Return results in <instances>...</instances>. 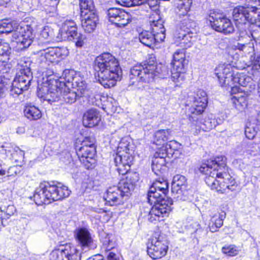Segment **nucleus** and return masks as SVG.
<instances>
[{"label": "nucleus", "mask_w": 260, "mask_h": 260, "mask_svg": "<svg viewBox=\"0 0 260 260\" xmlns=\"http://www.w3.org/2000/svg\"><path fill=\"white\" fill-rule=\"evenodd\" d=\"M184 68L182 69L180 68H173L172 71V79L175 82H180L185 79L184 74Z\"/></svg>", "instance_id": "79ce46f5"}, {"label": "nucleus", "mask_w": 260, "mask_h": 260, "mask_svg": "<svg viewBox=\"0 0 260 260\" xmlns=\"http://www.w3.org/2000/svg\"><path fill=\"white\" fill-rule=\"evenodd\" d=\"M94 68L98 72L99 82L106 88L114 86L120 80L121 70L117 59L109 53L97 56Z\"/></svg>", "instance_id": "f03ea898"}, {"label": "nucleus", "mask_w": 260, "mask_h": 260, "mask_svg": "<svg viewBox=\"0 0 260 260\" xmlns=\"http://www.w3.org/2000/svg\"><path fill=\"white\" fill-rule=\"evenodd\" d=\"M245 7L243 6H238L235 8L233 11V16L234 20L236 22V24L238 28L239 31H240L239 37L241 38H245V33L246 32L245 31H243L240 25L242 26L244 25V28L246 27V22L247 21L246 14L245 12Z\"/></svg>", "instance_id": "6ab92c4d"}, {"label": "nucleus", "mask_w": 260, "mask_h": 260, "mask_svg": "<svg viewBox=\"0 0 260 260\" xmlns=\"http://www.w3.org/2000/svg\"><path fill=\"white\" fill-rule=\"evenodd\" d=\"M193 99L192 105L189 109L190 113L189 115V120H194L196 115H201L207 105V94L203 90L198 91Z\"/></svg>", "instance_id": "ddd939ff"}, {"label": "nucleus", "mask_w": 260, "mask_h": 260, "mask_svg": "<svg viewBox=\"0 0 260 260\" xmlns=\"http://www.w3.org/2000/svg\"><path fill=\"white\" fill-rule=\"evenodd\" d=\"M138 40L145 46L151 47L154 44V38L151 32L143 31L139 35Z\"/></svg>", "instance_id": "c9c22d12"}, {"label": "nucleus", "mask_w": 260, "mask_h": 260, "mask_svg": "<svg viewBox=\"0 0 260 260\" xmlns=\"http://www.w3.org/2000/svg\"><path fill=\"white\" fill-rule=\"evenodd\" d=\"M6 145L0 146V153L2 154H7L8 152H11V149L6 148ZM8 173L7 171V166L3 161L0 159V177L7 174Z\"/></svg>", "instance_id": "49530a36"}, {"label": "nucleus", "mask_w": 260, "mask_h": 260, "mask_svg": "<svg viewBox=\"0 0 260 260\" xmlns=\"http://www.w3.org/2000/svg\"><path fill=\"white\" fill-rule=\"evenodd\" d=\"M32 78V76L16 74L12 83L11 94L18 95L28 90Z\"/></svg>", "instance_id": "4468645a"}, {"label": "nucleus", "mask_w": 260, "mask_h": 260, "mask_svg": "<svg viewBox=\"0 0 260 260\" xmlns=\"http://www.w3.org/2000/svg\"><path fill=\"white\" fill-rule=\"evenodd\" d=\"M70 192L68 187L60 183L51 184L49 182H43L36 188L34 200L38 205L48 204L68 197Z\"/></svg>", "instance_id": "39448f33"}, {"label": "nucleus", "mask_w": 260, "mask_h": 260, "mask_svg": "<svg viewBox=\"0 0 260 260\" xmlns=\"http://www.w3.org/2000/svg\"><path fill=\"white\" fill-rule=\"evenodd\" d=\"M257 133L259 132L256 129V125L255 127L247 126L245 129V136L249 140L253 139Z\"/></svg>", "instance_id": "603ef678"}, {"label": "nucleus", "mask_w": 260, "mask_h": 260, "mask_svg": "<svg viewBox=\"0 0 260 260\" xmlns=\"http://www.w3.org/2000/svg\"><path fill=\"white\" fill-rule=\"evenodd\" d=\"M245 36H247L249 38H250V36H251L253 40L258 41V43H260V25L257 27L255 30H253L252 32H250L249 34L246 32Z\"/></svg>", "instance_id": "5fc2aeb1"}, {"label": "nucleus", "mask_w": 260, "mask_h": 260, "mask_svg": "<svg viewBox=\"0 0 260 260\" xmlns=\"http://www.w3.org/2000/svg\"><path fill=\"white\" fill-rule=\"evenodd\" d=\"M101 119L100 112L95 109L87 111L83 116V124L85 127H92L97 125Z\"/></svg>", "instance_id": "4be33fe9"}, {"label": "nucleus", "mask_w": 260, "mask_h": 260, "mask_svg": "<svg viewBox=\"0 0 260 260\" xmlns=\"http://www.w3.org/2000/svg\"><path fill=\"white\" fill-rule=\"evenodd\" d=\"M6 148L11 150V152H8L7 154H6L8 156L10 154L12 158L16 162L23 160L24 156V152L19 147L16 146H13L11 144H7Z\"/></svg>", "instance_id": "72a5a7b5"}, {"label": "nucleus", "mask_w": 260, "mask_h": 260, "mask_svg": "<svg viewBox=\"0 0 260 260\" xmlns=\"http://www.w3.org/2000/svg\"><path fill=\"white\" fill-rule=\"evenodd\" d=\"M81 25L84 31L88 33L92 32L99 22V16L95 11L85 13L83 12L81 15Z\"/></svg>", "instance_id": "dca6fc26"}, {"label": "nucleus", "mask_w": 260, "mask_h": 260, "mask_svg": "<svg viewBox=\"0 0 260 260\" xmlns=\"http://www.w3.org/2000/svg\"><path fill=\"white\" fill-rule=\"evenodd\" d=\"M85 35L78 33L76 24L74 21H67L62 25L58 32V41H72L78 47H81L86 40Z\"/></svg>", "instance_id": "6e6552de"}, {"label": "nucleus", "mask_w": 260, "mask_h": 260, "mask_svg": "<svg viewBox=\"0 0 260 260\" xmlns=\"http://www.w3.org/2000/svg\"><path fill=\"white\" fill-rule=\"evenodd\" d=\"M180 147L179 143L175 141H170L167 143L165 145L162 146L159 149H165L167 152L168 157L172 156L175 151L177 150Z\"/></svg>", "instance_id": "ea45409f"}, {"label": "nucleus", "mask_w": 260, "mask_h": 260, "mask_svg": "<svg viewBox=\"0 0 260 260\" xmlns=\"http://www.w3.org/2000/svg\"><path fill=\"white\" fill-rule=\"evenodd\" d=\"M120 196V193L119 191V188L117 186H114L108 189L104 198L107 205L114 206L119 203L118 200Z\"/></svg>", "instance_id": "a878e982"}, {"label": "nucleus", "mask_w": 260, "mask_h": 260, "mask_svg": "<svg viewBox=\"0 0 260 260\" xmlns=\"http://www.w3.org/2000/svg\"><path fill=\"white\" fill-rule=\"evenodd\" d=\"M248 95V91L244 90V92H239L231 99L233 106L238 111L242 112L247 107Z\"/></svg>", "instance_id": "b1692460"}, {"label": "nucleus", "mask_w": 260, "mask_h": 260, "mask_svg": "<svg viewBox=\"0 0 260 260\" xmlns=\"http://www.w3.org/2000/svg\"><path fill=\"white\" fill-rule=\"evenodd\" d=\"M54 49L57 60L58 58L64 59L69 54V51L66 47H55Z\"/></svg>", "instance_id": "3c124183"}, {"label": "nucleus", "mask_w": 260, "mask_h": 260, "mask_svg": "<svg viewBox=\"0 0 260 260\" xmlns=\"http://www.w3.org/2000/svg\"><path fill=\"white\" fill-rule=\"evenodd\" d=\"M225 215V213L224 215H215L211 218L209 224V228L211 232H217L218 229L222 226Z\"/></svg>", "instance_id": "f704fd0d"}, {"label": "nucleus", "mask_w": 260, "mask_h": 260, "mask_svg": "<svg viewBox=\"0 0 260 260\" xmlns=\"http://www.w3.org/2000/svg\"><path fill=\"white\" fill-rule=\"evenodd\" d=\"M80 7L81 15L83 14V11L85 13L95 11L91 0H80Z\"/></svg>", "instance_id": "37998d69"}, {"label": "nucleus", "mask_w": 260, "mask_h": 260, "mask_svg": "<svg viewBox=\"0 0 260 260\" xmlns=\"http://www.w3.org/2000/svg\"><path fill=\"white\" fill-rule=\"evenodd\" d=\"M226 160L224 156H218L207 160L199 168L201 173L208 176L205 178L206 184L212 189L222 193L227 189L235 190L237 187L234 179L228 172Z\"/></svg>", "instance_id": "f257e3e1"}, {"label": "nucleus", "mask_w": 260, "mask_h": 260, "mask_svg": "<svg viewBox=\"0 0 260 260\" xmlns=\"http://www.w3.org/2000/svg\"><path fill=\"white\" fill-rule=\"evenodd\" d=\"M30 60L27 58L20 59L17 63V72L16 74L32 76V73L30 69Z\"/></svg>", "instance_id": "c756f323"}, {"label": "nucleus", "mask_w": 260, "mask_h": 260, "mask_svg": "<svg viewBox=\"0 0 260 260\" xmlns=\"http://www.w3.org/2000/svg\"><path fill=\"white\" fill-rule=\"evenodd\" d=\"M76 83L77 84V91H79L81 95L83 94L86 89V85L83 82H81L80 83H77V82H76Z\"/></svg>", "instance_id": "bf43d9fd"}, {"label": "nucleus", "mask_w": 260, "mask_h": 260, "mask_svg": "<svg viewBox=\"0 0 260 260\" xmlns=\"http://www.w3.org/2000/svg\"><path fill=\"white\" fill-rule=\"evenodd\" d=\"M109 19L110 22L115 24L117 27H123L129 23L130 17L127 12L111 8L108 10Z\"/></svg>", "instance_id": "a211bd4d"}, {"label": "nucleus", "mask_w": 260, "mask_h": 260, "mask_svg": "<svg viewBox=\"0 0 260 260\" xmlns=\"http://www.w3.org/2000/svg\"><path fill=\"white\" fill-rule=\"evenodd\" d=\"M184 18L180 20L178 31H188L192 32L194 31V27L196 26L195 22L191 20L189 16H183Z\"/></svg>", "instance_id": "7c9ffc66"}, {"label": "nucleus", "mask_w": 260, "mask_h": 260, "mask_svg": "<svg viewBox=\"0 0 260 260\" xmlns=\"http://www.w3.org/2000/svg\"><path fill=\"white\" fill-rule=\"evenodd\" d=\"M215 74L221 86H229L232 87L234 83L237 82L241 86L251 87L254 82L253 77L252 78L246 75L233 76L232 67L230 64H219L216 68Z\"/></svg>", "instance_id": "0eeeda50"}, {"label": "nucleus", "mask_w": 260, "mask_h": 260, "mask_svg": "<svg viewBox=\"0 0 260 260\" xmlns=\"http://www.w3.org/2000/svg\"><path fill=\"white\" fill-rule=\"evenodd\" d=\"M171 134L169 129L157 131L154 134V143L156 145H165L164 143L169 139Z\"/></svg>", "instance_id": "2f4dec72"}, {"label": "nucleus", "mask_w": 260, "mask_h": 260, "mask_svg": "<svg viewBox=\"0 0 260 260\" xmlns=\"http://www.w3.org/2000/svg\"><path fill=\"white\" fill-rule=\"evenodd\" d=\"M237 48H238V49L240 50H242L243 48L245 47V46L243 44H240L239 43H237V46H236Z\"/></svg>", "instance_id": "774afa93"}, {"label": "nucleus", "mask_w": 260, "mask_h": 260, "mask_svg": "<svg viewBox=\"0 0 260 260\" xmlns=\"http://www.w3.org/2000/svg\"><path fill=\"white\" fill-rule=\"evenodd\" d=\"M53 30L48 26H45L40 34L39 40L43 42H50L54 40Z\"/></svg>", "instance_id": "e433bc0d"}, {"label": "nucleus", "mask_w": 260, "mask_h": 260, "mask_svg": "<svg viewBox=\"0 0 260 260\" xmlns=\"http://www.w3.org/2000/svg\"><path fill=\"white\" fill-rule=\"evenodd\" d=\"M186 183L185 177L181 175H176L173 177L172 183V191L180 193L182 189H185Z\"/></svg>", "instance_id": "c85d7f7f"}, {"label": "nucleus", "mask_w": 260, "mask_h": 260, "mask_svg": "<svg viewBox=\"0 0 260 260\" xmlns=\"http://www.w3.org/2000/svg\"><path fill=\"white\" fill-rule=\"evenodd\" d=\"M162 238L153 237L147 244L148 254L153 259H159L165 256L168 250V242L162 240Z\"/></svg>", "instance_id": "9b49d317"}, {"label": "nucleus", "mask_w": 260, "mask_h": 260, "mask_svg": "<svg viewBox=\"0 0 260 260\" xmlns=\"http://www.w3.org/2000/svg\"><path fill=\"white\" fill-rule=\"evenodd\" d=\"M139 175L136 173L134 172L131 174V185L136 187L139 184Z\"/></svg>", "instance_id": "13d9d810"}, {"label": "nucleus", "mask_w": 260, "mask_h": 260, "mask_svg": "<svg viewBox=\"0 0 260 260\" xmlns=\"http://www.w3.org/2000/svg\"><path fill=\"white\" fill-rule=\"evenodd\" d=\"M222 252L230 256H234L239 253L238 248L234 245L225 246L222 248Z\"/></svg>", "instance_id": "8fccbe9b"}, {"label": "nucleus", "mask_w": 260, "mask_h": 260, "mask_svg": "<svg viewBox=\"0 0 260 260\" xmlns=\"http://www.w3.org/2000/svg\"><path fill=\"white\" fill-rule=\"evenodd\" d=\"M165 31H157V32H153V36L154 38V43L162 42L165 39Z\"/></svg>", "instance_id": "4d7b16f0"}, {"label": "nucleus", "mask_w": 260, "mask_h": 260, "mask_svg": "<svg viewBox=\"0 0 260 260\" xmlns=\"http://www.w3.org/2000/svg\"><path fill=\"white\" fill-rule=\"evenodd\" d=\"M32 26L24 23L18 24L8 20L0 21V34L12 33V41L15 42L19 49L28 47L35 38Z\"/></svg>", "instance_id": "20e7f679"}, {"label": "nucleus", "mask_w": 260, "mask_h": 260, "mask_svg": "<svg viewBox=\"0 0 260 260\" xmlns=\"http://www.w3.org/2000/svg\"><path fill=\"white\" fill-rule=\"evenodd\" d=\"M191 4L188 1H183V2H179L177 13L180 17L181 16H188L187 13L190 9Z\"/></svg>", "instance_id": "a19ab883"}, {"label": "nucleus", "mask_w": 260, "mask_h": 260, "mask_svg": "<svg viewBox=\"0 0 260 260\" xmlns=\"http://www.w3.org/2000/svg\"><path fill=\"white\" fill-rule=\"evenodd\" d=\"M25 116L30 120H37L42 117L41 111L34 106H27L24 110Z\"/></svg>", "instance_id": "473e14b6"}, {"label": "nucleus", "mask_w": 260, "mask_h": 260, "mask_svg": "<svg viewBox=\"0 0 260 260\" xmlns=\"http://www.w3.org/2000/svg\"><path fill=\"white\" fill-rule=\"evenodd\" d=\"M38 88V96L51 104L56 102H60L61 104H72L76 101L75 91L71 90L62 81H58L51 77L46 82L39 85Z\"/></svg>", "instance_id": "7ed1b4c3"}, {"label": "nucleus", "mask_w": 260, "mask_h": 260, "mask_svg": "<svg viewBox=\"0 0 260 260\" xmlns=\"http://www.w3.org/2000/svg\"><path fill=\"white\" fill-rule=\"evenodd\" d=\"M116 2L120 4L121 5L124 6L129 7H130L129 4L130 2L129 0H116Z\"/></svg>", "instance_id": "e2e57ef3"}, {"label": "nucleus", "mask_w": 260, "mask_h": 260, "mask_svg": "<svg viewBox=\"0 0 260 260\" xmlns=\"http://www.w3.org/2000/svg\"><path fill=\"white\" fill-rule=\"evenodd\" d=\"M16 211L15 208L13 205H9L6 210V213L9 215H11L14 214Z\"/></svg>", "instance_id": "680f3d73"}, {"label": "nucleus", "mask_w": 260, "mask_h": 260, "mask_svg": "<svg viewBox=\"0 0 260 260\" xmlns=\"http://www.w3.org/2000/svg\"><path fill=\"white\" fill-rule=\"evenodd\" d=\"M176 41L179 42L183 49L190 47L196 39L194 32L177 31L175 34Z\"/></svg>", "instance_id": "412c9836"}, {"label": "nucleus", "mask_w": 260, "mask_h": 260, "mask_svg": "<svg viewBox=\"0 0 260 260\" xmlns=\"http://www.w3.org/2000/svg\"><path fill=\"white\" fill-rule=\"evenodd\" d=\"M151 26L152 32H157V31H166L161 20L156 22L153 21L151 24Z\"/></svg>", "instance_id": "6e6d98bb"}, {"label": "nucleus", "mask_w": 260, "mask_h": 260, "mask_svg": "<svg viewBox=\"0 0 260 260\" xmlns=\"http://www.w3.org/2000/svg\"><path fill=\"white\" fill-rule=\"evenodd\" d=\"M148 67L143 68L140 64L135 66L131 69V75L137 77L139 81L145 82H152L153 73H149Z\"/></svg>", "instance_id": "5701e85b"}, {"label": "nucleus", "mask_w": 260, "mask_h": 260, "mask_svg": "<svg viewBox=\"0 0 260 260\" xmlns=\"http://www.w3.org/2000/svg\"><path fill=\"white\" fill-rule=\"evenodd\" d=\"M117 187L119 188V191L121 197L128 196L130 190V183L127 179L121 180L119 182V186Z\"/></svg>", "instance_id": "a18cd8bd"}, {"label": "nucleus", "mask_w": 260, "mask_h": 260, "mask_svg": "<svg viewBox=\"0 0 260 260\" xmlns=\"http://www.w3.org/2000/svg\"><path fill=\"white\" fill-rule=\"evenodd\" d=\"M111 235L108 234L102 240L103 244L106 246V248L108 250H110L113 248L114 247V243L112 239Z\"/></svg>", "instance_id": "864d4df0"}, {"label": "nucleus", "mask_w": 260, "mask_h": 260, "mask_svg": "<svg viewBox=\"0 0 260 260\" xmlns=\"http://www.w3.org/2000/svg\"><path fill=\"white\" fill-rule=\"evenodd\" d=\"M81 253L75 246L67 244L62 249L53 250L50 254V260H80Z\"/></svg>", "instance_id": "f8f14e48"}, {"label": "nucleus", "mask_w": 260, "mask_h": 260, "mask_svg": "<svg viewBox=\"0 0 260 260\" xmlns=\"http://www.w3.org/2000/svg\"><path fill=\"white\" fill-rule=\"evenodd\" d=\"M257 61L258 67H259V68H257V65L255 66L254 67H253L252 68V72H253V69H256L258 71H260V56L257 58Z\"/></svg>", "instance_id": "338daca9"}, {"label": "nucleus", "mask_w": 260, "mask_h": 260, "mask_svg": "<svg viewBox=\"0 0 260 260\" xmlns=\"http://www.w3.org/2000/svg\"><path fill=\"white\" fill-rule=\"evenodd\" d=\"M10 47L7 43L0 42V67L4 65L8 59Z\"/></svg>", "instance_id": "4c0bfd02"}, {"label": "nucleus", "mask_w": 260, "mask_h": 260, "mask_svg": "<svg viewBox=\"0 0 260 260\" xmlns=\"http://www.w3.org/2000/svg\"><path fill=\"white\" fill-rule=\"evenodd\" d=\"M245 8L247 22L254 24L260 21V8L252 6Z\"/></svg>", "instance_id": "cd10ccee"}, {"label": "nucleus", "mask_w": 260, "mask_h": 260, "mask_svg": "<svg viewBox=\"0 0 260 260\" xmlns=\"http://www.w3.org/2000/svg\"><path fill=\"white\" fill-rule=\"evenodd\" d=\"M207 20L213 29L216 31L228 35L234 31V27L231 20L223 14L215 12L211 13Z\"/></svg>", "instance_id": "1a4fd4ad"}, {"label": "nucleus", "mask_w": 260, "mask_h": 260, "mask_svg": "<svg viewBox=\"0 0 260 260\" xmlns=\"http://www.w3.org/2000/svg\"><path fill=\"white\" fill-rule=\"evenodd\" d=\"M201 115H197L194 120H189L191 123V127L197 131L202 129L204 131H207L216 126L217 125V120L211 117H206L203 121L201 119Z\"/></svg>", "instance_id": "f3484780"}, {"label": "nucleus", "mask_w": 260, "mask_h": 260, "mask_svg": "<svg viewBox=\"0 0 260 260\" xmlns=\"http://www.w3.org/2000/svg\"><path fill=\"white\" fill-rule=\"evenodd\" d=\"M252 77H254V82H258V87L260 89V71L256 69H253V72L252 73Z\"/></svg>", "instance_id": "052dcab7"}, {"label": "nucleus", "mask_w": 260, "mask_h": 260, "mask_svg": "<svg viewBox=\"0 0 260 260\" xmlns=\"http://www.w3.org/2000/svg\"><path fill=\"white\" fill-rule=\"evenodd\" d=\"M187 63L188 60L185 59L184 49L177 50L173 55V68L182 69Z\"/></svg>", "instance_id": "bb28decb"}, {"label": "nucleus", "mask_w": 260, "mask_h": 260, "mask_svg": "<svg viewBox=\"0 0 260 260\" xmlns=\"http://www.w3.org/2000/svg\"><path fill=\"white\" fill-rule=\"evenodd\" d=\"M147 199L151 205L154 204L148 215L150 221L160 220H162L161 218L168 216L173 205L172 199L166 196L164 197L161 192L151 187L147 194Z\"/></svg>", "instance_id": "423d86ee"}, {"label": "nucleus", "mask_w": 260, "mask_h": 260, "mask_svg": "<svg viewBox=\"0 0 260 260\" xmlns=\"http://www.w3.org/2000/svg\"><path fill=\"white\" fill-rule=\"evenodd\" d=\"M39 53L42 57H44L42 60L45 59L46 61L50 62H57L58 61L56 59L54 47L47 48L41 51Z\"/></svg>", "instance_id": "58836bf2"}, {"label": "nucleus", "mask_w": 260, "mask_h": 260, "mask_svg": "<svg viewBox=\"0 0 260 260\" xmlns=\"http://www.w3.org/2000/svg\"><path fill=\"white\" fill-rule=\"evenodd\" d=\"M151 187L161 192L164 197L168 192V183L166 181H157L153 183Z\"/></svg>", "instance_id": "09e8293b"}, {"label": "nucleus", "mask_w": 260, "mask_h": 260, "mask_svg": "<svg viewBox=\"0 0 260 260\" xmlns=\"http://www.w3.org/2000/svg\"><path fill=\"white\" fill-rule=\"evenodd\" d=\"M87 260H104V258L102 255L98 254L89 257Z\"/></svg>", "instance_id": "0e129e2a"}, {"label": "nucleus", "mask_w": 260, "mask_h": 260, "mask_svg": "<svg viewBox=\"0 0 260 260\" xmlns=\"http://www.w3.org/2000/svg\"><path fill=\"white\" fill-rule=\"evenodd\" d=\"M83 143V146L78 149L77 154L80 161L88 169L94 162L93 158L96 152L94 141L93 139L86 138Z\"/></svg>", "instance_id": "9d476101"}, {"label": "nucleus", "mask_w": 260, "mask_h": 260, "mask_svg": "<svg viewBox=\"0 0 260 260\" xmlns=\"http://www.w3.org/2000/svg\"><path fill=\"white\" fill-rule=\"evenodd\" d=\"M74 72L73 71H69L66 70L63 73V77H60L59 78H55L53 76H51V77L53 78L54 79H57L58 81H62L63 83L66 84L67 83H72L73 81L75 80V78L73 77ZM50 76H49L47 78L46 81L49 79Z\"/></svg>", "instance_id": "de8ad7c7"}, {"label": "nucleus", "mask_w": 260, "mask_h": 260, "mask_svg": "<svg viewBox=\"0 0 260 260\" xmlns=\"http://www.w3.org/2000/svg\"><path fill=\"white\" fill-rule=\"evenodd\" d=\"M128 146V144L125 146L126 155H119L115 159L116 163H117V160L119 159L121 164V166L119 168V170L120 173H121L122 175L127 174L129 171H130V161L129 160L130 156L128 152L129 150Z\"/></svg>", "instance_id": "393cba45"}, {"label": "nucleus", "mask_w": 260, "mask_h": 260, "mask_svg": "<svg viewBox=\"0 0 260 260\" xmlns=\"http://www.w3.org/2000/svg\"><path fill=\"white\" fill-rule=\"evenodd\" d=\"M75 236L78 244L83 248L94 249L96 247V244L94 242L90 233L87 229H77L75 231Z\"/></svg>", "instance_id": "2eb2a0df"}, {"label": "nucleus", "mask_w": 260, "mask_h": 260, "mask_svg": "<svg viewBox=\"0 0 260 260\" xmlns=\"http://www.w3.org/2000/svg\"><path fill=\"white\" fill-rule=\"evenodd\" d=\"M147 67H148V70L149 73H153V77L152 81H153L154 77L157 76H160L162 74L163 70H166L165 67L160 65H154V64L148 63Z\"/></svg>", "instance_id": "c03bdc74"}, {"label": "nucleus", "mask_w": 260, "mask_h": 260, "mask_svg": "<svg viewBox=\"0 0 260 260\" xmlns=\"http://www.w3.org/2000/svg\"><path fill=\"white\" fill-rule=\"evenodd\" d=\"M108 260H117L116 254L113 252H110L107 255Z\"/></svg>", "instance_id": "69168bd1"}, {"label": "nucleus", "mask_w": 260, "mask_h": 260, "mask_svg": "<svg viewBox=\"0 0 260 260\" xmlns=\"http://www.w3.org/2000/svg\"><path fill=\"white\" fill-rule=\"evenodd\" d=\"M167 156V152L165 149L158 148L155 152L152 160V169L156 175L165 167L166 158Z\"/></svg>", "instance_id": "aec40b11"}]
</instances>
